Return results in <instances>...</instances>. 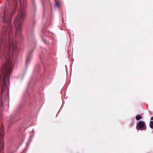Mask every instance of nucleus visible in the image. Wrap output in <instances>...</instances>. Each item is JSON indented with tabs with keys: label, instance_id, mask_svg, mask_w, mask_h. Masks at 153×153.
Masks as SVG:
<instances>
[{
	"label": "nucleus",
	"instance_id": "f03ea898",
	"mask_svg": "<svg viewBox=\"0 0 153 153\" xmlns=\"http://www.w3.org/2000/svg\"><path fill=\"white\" fill-rule=\"evenodd\" d=\"M20 9L21 11L18 15L14 21V24L16 28V36H21V25L23 22L24 16L23 12V7L26 6V0H20Z\"/></svg>",
	"mask_w": 153,
	"mask_h": 153
},
{
	"label": "nucleus",
	"instance_id": "9b49d317",
	"mask_svg": "<svg viewBox=\"0 0 153 153\" xmlns=\"http://www.w3.org/2000/svg\"><path fill=\"white\" fill-rule=\"evenodd\" d=\"M149 124H153V121H151L150 122Z\"/></svg>",
	"mask_w": 153,
	"mask_h": 153
},
{
	"label": "nucleus",
	"instance_id": "39448f33",
	"mask_svg": "<svg viewBox=\"0 0 153 153\" xmlns=\"http://www.w3.org/2000/svg\"><path fill=\"white\" fill-rule=\"evenodd\" d=\"M55 2V5L56 7H59L60 5V1L54 0Z\"/></svg>",
	"mask_w": 153,
	"mask_h": 153
},
{
	"label": "nucleus",
	"instance_id": "9d476101",
	"mask_svg": "<svg viewBox=\"0 0 153 153\" xmlns=\"http://www.w3.org/2000/svg\"><path fill=\"white\" fill-rule=\"evenodd\" d=\"M150 125V127L151 128L153 129V125Z\"/></svg>",
	"mask_w": 153,
	"mask_h": 153
},
{
	"label": "nucleus",
	"instance_id": "20e7f679",
	"mask_svg": "<svg viewBox=\"0 0 153 153\" xmlns=\"http://www.w3.org/2000/svg\"><path fill=\"white\" fill-rule=\"evenodd\" d=\"M136 128L139 130H144L146 128L145 125H137Z\"/></svg>",
	"mask_w": 153,
	"mask_h": 153
},
{
	"label": "nucleus",
	"instance_id": "f257e3e1",
	"mask_svg": "<svg viewBox=\"0 0 153 153\" xmlns=\"http://www.w3.org/2000/svg\"><path fill=\"white\" fill-rule=\"evenodd\" d=\"M13 15V13H11L10 16L8 17L6 7L4 9V12L3 21L4 22L6 23L8 25L7 27L4 26L2 29V37L1 38L0 42V57L2 60H4L3 62L1 70V74H0V77L1 75L3 74V77H10L11 72L12 71V66L13 65L10 60V55L8 53L6 57L5 55V50L6 45L7 44L6 39L5 36L6 31H8L7 38L8 39V52L12 50L13 51L17 48L16 43L13 41L11 44V36L12 34V28L11 27V19H12L11 16Z\"/></svg>",
	"mask_w": 153,
	"mask_h": 153
},
{
	"label": "nucleus",
	"instance_id": "1a4fd4ad",
	"mask_svg": "<svg viewBox=\"0 0 153 153\" xmlns=\"http://www.w3.org/2000/svg\"><path fill=\"white\" fill-rule=\"evenodd\" d=\"M29 62V59H27L26 60V65L27 64V63Z\"/></svg>",
	"mask_w": 153,
	"mask_h": 153
},
{
	"label": "nucleus",
	"instance_id": "7ed1b4c3",
	"mask_svg": "<svg viewBox=\"0 0 153 153\" xmlns=\"http://www.w3.org/2000/svg\"><path fill=\"white\" fill-rule=\"evenodd\" d=\"M4 134V128L3 125H0V152H2L4 145L2 142Z\"/></svg>",
	"mask_w": 153,
	"mask_h": 153
},
{
	"label": "nucleus",
	"instance_id": "f8f14e48",
	"mask_svg": "<svg viewBox=\"0 0 153 153\" xmlns=\"http://www.w3.org/2000/svg\"><path fill=\"white\" fill-rule=\"evenodd\" d=\"M150 120H153V117H151Z\"/></svg>",
	"mask_w": 153,
	"mask_h": 153
},
{
	"label": "nucleus",
	"instance_id": "4468645a",
	"mask_svg": "<svg viewBox=\"0 0 153 153\" xmlns=\"http://www.w3.org/2000/svg\"><path fill=\"white\" fill-rule=\"evenodd\" d=\"M3 92V91H2L1 93H2V92Z\"/></svg>",
	"mask_w": 153,
	"mask_h": 153
},
{
	"label": "nucleus",
	"instance_id": "ddd939ff",
	"mask_svg": "<svg viewBox=\"0 0 153 153\" xmlns=\"http://www.w3.org/2000/svg\"><path fill=\"white\" fill-rule=\"evenodd\" d=\"M7 1H8V0H7ZM8 4H9V2H8Z\"/></svg>",
	"mask_w": 153,
	"mask_h": 153
},
{
	"label": "nucleus",
	"instance_id": "6e6552de",
	"mask_svg": "<svg viewBox=\"0 0 153 153\" xmlns=\"http://www.w3.org/2000/svg\"><path fill=\"white\" fill-rule=\"evenodd\" d=\"M43 41L46 44H48L49 43V42L47 40H46L45 39H43Z\"/></svg>",
	"mask_w": 153,
	"mask_h": 153
},
{
	"label": "nucleus",
	"instance_id": "423d86ee",
	"mask_svg": "<svg viewBox=\"0 0 153 153\" xmlns=\"http://www.w3.org/2000/svg\"><path fill=\"white\" fill-rule=\"evenodd\" d=\"M142 116L141 115H137L136 117V119L137 120H138L142 118Z\"/></svg>",
	"mask_w": 153,
	"mask_h": 153
},
{
	"label": "nucleus",
	"instance_id": "0eeeda50",
	"mask_svg": "<svg viewBox=\"0 0 153 153\" xmlns=\"http://www.w3.org/2000/svg\"><path fill=\"white\" fill-rule=\"evenodd\" d=\"M137 124H145V123L143 121H140Z\"/></svg>",
	"mask_w": 153,
	"mask_h": 153
}]
</instances>
